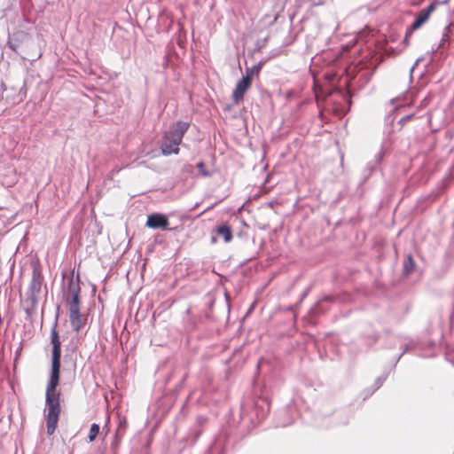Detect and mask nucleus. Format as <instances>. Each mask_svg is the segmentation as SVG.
Masks as SVG:
<instances>
[{
	"mask_svg": "<svg viewBox=\"0 0 454 454\" xmlns=\"http://www.w3.org/2000/svg\"><path fill=\"white\" fill-rule=\"evenodd\" d=\"M251 85L252 82H250L249 77H243L238 82L232 92V99L235 104L238 105L243 100L245 94L249 90Z\"/></svg>",
	"mask_w": 454,
	"mask_h": 454,
	"instance_id": "nucleus-7",
	"label": "nucleus"
},
{
	"mask_svg": "<svg viewBox=\"0 0 454 454\" xmlns=\"http://www.w3.org/2000/svg\"><path fill=\"white\" fill-rule=\"evenodd\" d=\"M215 232L223 239L225 243H230L232 240V230L229 223H225L215 229Z\"/></svg>",
	"mask_w": 454,
	"mask_h": 454,
	"instance_id": "nucleus-10",
	"label": "nucleus"
},
{
	"mask_svg": "<svg viewBox=\"0 0 454 454\" xmlns=\"http://www.w3.org/2000/svg\"><path fill=\"white\" fill-rule=\"evenodd\" d=\"M436 4L434 3L431 4L428 7L422 9L417 15L414 22L407 28L404 43L408 45L409 39L413 34V32L419 29L423 24H425L431 15V13L435 10Z\"/></svg>",
	"mask_w": 454,
	"mask_h": 454,
	"instance_id": "nucleus-5",
	"label": "nucleus"
},
{
	"mask_svg": "<svg viewBox=\"0 0 454 454\" xmlns=\"http://www.w3.org/2000/svg\"><path fill=\"white\" fill-rule=\"evenodd\" d=\"M169 222L165 215L154 213L149 215L146 221V226L151 229L167 230Z\"/></svg>",
	"mask_w": 454,
	"mask_h": 454,
	"instance_id": "nucleus-8",
	"label": "nucleus"
},
{
	"mask_svg": "<svg viewBox=\"0 0 454 454\" xmlns=\"http://www.w3.org/2000/svg\"><path fill=\"white\" fill-rule=\"evenodd\" d=\"M7 45L16 53L21 52L23 58L30 60H36L41 58L42 51H34L30 43V35L25 31L13 32L9 36Z\"/></svg>",
	"mask_w": 454,
	"mask_h": 454,
	"instance_id": "nucleus-4",
	"label": "nucleus"
},
{
	"mask_svg": "<svg viewBox=\"0 0 454 454\" xmlns=\"http://www.w3.org/2000/svg\"><path fill=\"white\" fill-rule=\"evenodd\" d=\"M197 168H199L200 173L201 174V176H209V173L207 172L206 165H205L204 162H202V161L199 162L197 164Z\"/></svg>",
	"mask_w": 454,
	"mask_h": 454,
	"instance_id": "nucleus-14",
	"label": "nucleus"
},
{
	"mask_svg": "<svg viewBox=\"0 0 454 454\" xmlns=\"http://www.w3.org/2000/svg\"><path fill=\"white\" fill-rule=\"evenodd\" d=\"M415 261L411 254H408L403 262V273L405 275H410L415 270Z\"/></svg>",
	"mask_w": 454,
	"mask_h": 454,
	"instance_id": "nucleus-11",
	"label": "nucleus"
},
{
	"mask_svg": "<svg viewBox=\"0 0 454 454\" xmlns=\"http://www.w3.org/2000/svg\"><path fill=\"white\" fill-rule=\"evenodd\" d=\"M261 65L258 64L256 66H254L253 67L249 68V69H247L246 71V75L244 77H249V81L250 82H252V80H253V76L254 74H259L260 71H261Z\"/></svg>",
	"mask_w": 454,
	"mask_h": 454,
	"instance_id": "nucleus-12",
	"label": "nucleus"
},
{
	"mask_svg": "<svg viewBox=\"0 0 454 454\" xmlns=\"http://www.w3.org/2000/svg\"><path fill=\"white\" fill-rule=\"evenodd\" d=\"M413 115L412 114H409V115H406V116H403V118L400 119L399 122L402 124V125H404L405 123H407L408 121H410L411 119H412Z\"/></svg>",
	"mask_w": 454,
	"mask_h": 454,
	"instance_id": "nucleus-15",
	"label": "nucleus"
},
{
	"mask_svg": "<svg viewBox=\"0 0 454 454\" xmlns=\"http://www.w3.org/2000/svg\"><path fill=\"white\" fill-rule=\"evenodd\" d=\"M59 378L60 369L51 368L50 379L46 387V406L48 410L46 428L49 435L54 434L61 411L60 393L57 390V387L59 383Z\"/></svg>",
	"mask_w": 454,
	"mask_h": 454,
	"instance_id": "nucleus-1",
	"label": "nucleus"
},
{
	"mask_svg": "<svg viewBox=\"0 0 454 454\" xmlns=\"http://www.w3.org/2000/svg\"><path fill=\"white\" fill-rule=\"evenodd\" d=\"M99 434V426L96 423H93L90 427V433H89V442H93L96 440L97 436Z\"/></svg>",
	"mask_w": 454,
	"mask_h": 454,
	"instance_id": "nucleus-13",
	"label": "nucleus"
},
{
	"mask_svg": "<svg viewBox=\"0 0 454 454\" xmlns=\"http://www.w3.org/2000/svg\"><path fill=\"white\" fill-rule=\"evenodd\" d=\"M80 293L79 284L72 280L68 285L67 307L71 325L76 332H79L87 323V316L80 312Z\"/></svg>",
	"mask_w": 454,
	"mask_h": 454,
	"instance_id": "nucleus-3",
	"label": "nucleus"
},
{
	"mask_svg": "<svg viewBox=\"0 0 454 454\" xmlns=\"http://www.w3.org/2000/svg\"><path fill=\"white\" fill-rule=\"evenodd\" d=\"M189 127L190 122L185 121H176L169 127V129L165 132L160 145L163 155L168 156L179 153V145Z\"/></svg>",
	"mask_w": 454,
	"mask_h": 454,
	"instance_id": "nucleus-2",
	"label": "nucleus"
},
{
	"mask_svg": "<svg viewBox=\"0 0 454 454\" xmlns=\"http://www.w3.org/2000/svg\"><path fill=\"white\" fill-rule=\"evenodd\" d=\"M51 343L52 345L51 368L60 369L61 342L57 330V323H55L51 331Z\"/></svg>",
	"mask_w": 454,
	"mask_h": 454,
	"instance_id": "nucleus-6",
	"label": "nucleus"
},
{
	"mask_svg": "<svg viewBox=\"0 0 454 454\" xmlns=\"http://www.w3.org/2000/svg\"><path fill=\"white\" fill-rule=\"evenodd\" d=\"M43 279V278L40 270L36 268H34L29 286L30 291L33 294H37L41 292Z\"/></svg>",
	"mask_w": 454,
	"mask_h": 454,
	"instance_id": "nucleus-9",
	"label": "nucleus"
}]
</instances>
